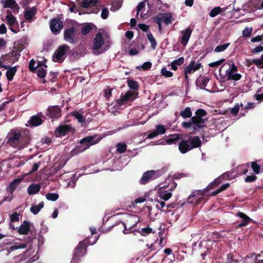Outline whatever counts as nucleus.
Returning <instances> with one entry per match:
<instances>
[{
	"instance_id": "obj_32",
	"label": "nucleus",
	"mask_w": 263,
	"mask_h": 263,
	"mask_svg": "<svg viewBox=\"0 0 263 263\" xmlns=\"http://www.w3.org/2000/svg\"><path fill=\"white\" fill-rule=\"evenodd\" d=\"M41 185L39 184H31L27 189V192L29 195H34L37 193L40 189Z\"/></svg>"
},
{
	"instance_id": "obj_22",
	"label": "nucleus",
	"mask_w": 263,
	"mask_h": 263,
	"mask_svg": "<svg viewBox=\"0 0 263 263\" xmlns=\"http://www.w3.org/2000/svg\"><path fill=\"white\" fill-rule=\"evenodd\" d=\"M71 129V127L69 125H62L60 126L55 131L56 137H60L65 136Z\"/></svg>"
},
{
	"instance_id": "obj_42",
	"label": "nucleus",
	"mask_w": 263,
	"mask_h": 263,
	"mask_svg": "<svg viewBox=\"0 0 263 263\" xmlns=\"http://www.w3.org/2000/svg\"><path fill=\"white\" fill-rule=\"evenodd\" d=\"M183 118H190L192 116V111L190 107H186L183 110L181 111L180 114Z\"/></svg>"
},
{
	"instance_id": "obj_21",
	"label": "nucleus",
	"mask_w": 263,
	"mask_h": 263,
	"mask_svg": "<svg viewBox=\"0 0 263 263\" xmlns=\"http://www.w3.org/2000/svg\"><path fill=\"white\" fill-rule=\"evenodd\" d=\"M104 43V40L101 33H98L96 35L93 42V50H97L101 48Z\"/></svg>"
},
{
	"instance_id": "obj_13",
	"label": "nucleus",
	"mask_w": 263,
	"mask_h": 263,
	"mask_svg": "<svg viewBox=\"0 0 263 263\" xmlns=\"http://www.w3.org/2000/svg\"><path fill=\"white\" fill-rule=\"evenodd\" d=\"M139 221V218L137 215H129L127 217V223H124V230L123 231L124 234H127V227L129 228L135 227Z\"/></svg>"
},
{
	"instance_id": "obj_40",
	"label": "nucleus",
	"mask_w": 263,
	"mask_h": 263,
	"mask_svg": "<svg viewBox=\"0 0 263 263\" xmlns=\"http://www.w3.org/2000/svg\"><path fill=\"white\" fill-rule=\"evenodd\" d=\"M16 67L15 66L11 67L6 72V76L7 79L10 81L13 79V78L16 73Z\"/></svg>"
},
{
	"instance_id": "obj_48",
	"label": "nucleus",
	"mask_w": 263,
	"mask_h": 263,
	"mask_svg": "<svg viewBox=\"0 0 263 263\" xmlns=\"http://www.w3.org/2000/svg\"><path fill=\"white\" fill-rule=\"evenodd\" d=\"M161 73L162 76L166 78H170L173 76V72L167 70L166 67H163L161 69Z\"/></svg>"
},
{
	"instance_id": "obj_12",
	"label": "nucleus",
	"mask_w": 263,
	"mask_h": 263,
	"mask_svg": "<svg viewBox=\"0 0 263 263\" xmlns=\"http://www.w3.org/2000/svg\"><path fill=\"white\" fill-rule=\"evenodd\" d=\"M63 27L62 21L58 18H53L50 24V28L51 31L54 34L59 33Z\"/></svg>"
},
{
	"instance_id": "obj_19",
	"label": "nucleus",
	"mask_w": 263,
	"mask_h": 263,
	"mask_svg": "<svg viewBox=\"0 0 263 263\" xmlns=\"http://www.w3.org/2000/svg\"><path fill=\"white\" fill-rule=\"evenodd\" d=\"M165 132L166 129L164 125L161 124L157 125L155 129L147 135V138L153 139L158 135H163Z\"/></svg>"
},
{
	"instance_id": "obj_11",
	"label": "nucleus",
	"mask_w": 263,
	"mask_h": 263,
	"mask_svg": "<svg viewBox=\"0 0 263 263\" xmlns=\"http://www.w3.org/2000/svg\"><path fill=\"white\" fill-rule=\"evenodd\" d=\"M157 24L164 23L168 25L172 22V15L170 13H161L157 15L155 20Z\"/></svg>"
},
{
	"instance_id": "obj_41",
	"label": "nucleus",
	"mask_w": 263,
	"mask_h": 263,
	"mask_svg": "<svg viewBox=\"0 0 263 263\" xmlns=\"http://www.w3.org/2000/svg\"><path fill=\"white\" fill-rule=\"evenodd\" d=\"M155 201L157 202L156 204V207L157 209L161 211H164V208L166 206V204L164 201L160 200L158 198H157L155 199Z\"/></svg>"
},
{
	"instance_id": "obj_2",
	"label": "nucleus",
	"mask_w": 263,
	"mask_h": 263,
	"mask_svg": "<svg viewBox=\"0 0 263 263\" xmlns=\"http://www.w3.org/2000/svg\"><path fill=\"white\" fill-rule=\"evenodd\" d=\"M228 68L223 76V78L227 80L238 81L241 78L240 74L238 73L237 67L233 64L224 63L219 69V74L222 77L221 69L223 67H227Z\"/></svg>"
},
{
	"instance_id": "obj_56",
	"label": "nucleus",
	"mask_w": 263,
	"mask_h": 263,
	"mask_svg": "<svg viewBox=\"0 0 263 263\" xmlns=\"http://www.w3.org/2000/svg\"><path fill=\"white\" fill-rule=\"evenodd\" d=\"M252 31V28H246L242 31V35L244 37H249L251 34Z\"/></svg>"
},
{
	"instance_id": "obj_20",
	"label": "nucleus",
	"mask_w": 263,
	"mask_h": 263,
	"mask_svg": "<svg viewBox=\"0 0 263 263\" xmlns=\"http://www.w3.org/2000/svg\"><path fill=\"white\" fill-rule=\"evenodd\" d=\"M157 172L155 171H148L143 173L140 182L142 184H145L148 181L155 179L157 177Z\"/></svg>"
},
{
	"instance_id": "obj_64",
	"label": "nucleus",
	"mask_w": 263,
	"mask_h": 263,
	"mask_svg": "<svg viewBox=\"0 0 263 263\" xmlns=\"http://www.w3.org/2000/svg\"><path fill=\"white\" fill-rule=\"evenodd\" d=\"M40 164H41L40 162H39L38 163H34L32 166V170H31L30 173H33V172L36 171L38 170Z\"/></svg>"
},
{
	"instance_id": "obj_35",
	"label": "nucleus",
	"mask_w": 263,
	"mask_h": 263,
	"mask_svg": "<svg viewBox=\"0 0 263 263\" xmlns=\"http://www.w3.org/2000/svg\"><path fill=\"white\" fill-rule=\"evenodd\" d=\"M228 177V174L226 173L223 174L221 176L215 179L211 183H210L207 187L210 190L213 188L215 186L218 185L221 181L222 178H227Z\"/></svg>"
},
{
	"instance_id": "obj_55",
	"label": "nucleus",
	"mask_w": 263,
	"mask_h": 263,
	"mask_svg": "<svg viewBox=\"0 0 263 263\" xmlns=\"http://www.w3.org/2000/svg\"><path fill=\"white\" fill-rule=\"evenodd\" d=\"M224 61V59H220L218 61L211 63L209 64L210 67H216L221 65Z\"/></svg>"
},
{
	"instance_id": "obj_62",
	"label": "nucleus",
	"mask_w": 263,
	"mask_h": 263,
	"mask_svg": "<svg viewBox=\"0 0 263 263\" xmlns=\"http://www.w3.org/2000/svg\"><path fill=\"white\" fill-rule=\"evenodd\" d=\"M152 66V63L149 62H146L142 64L141 66V68L143 70H147L149 69Z\"/></svg>"
},
{
	"instance_id": "obj_38",
	"label": "nucleus",
	"mask_w": 263,
	"mask_h": 263,
	"mask_svg": "<svg viewBox=\"0 0 263 263\" xmlns=\"http://www.w3.org/2000/svg\"><path fill=\"white\" fill-rule=\"evenodd\" d=\"M44 206V203L43 201L41 202L38 205H32L30 208V211L34 215L37 214L43 208Z\"/></svg>"
},
{
	"instance_id": "obj_4",
	"label": "nucleus",
	"mask_w": 263,
	"mask_h": 263,
	"mask_svg": "<svg viewBox=\"0 0 263 263\" xmlns=\"http://www.w3.org/2000/svg\"><path fill=\"white\" fill-rule=\"evenodd\" d=\"M90 244L88 243L87 240H84L79 243L73 255L72 261L73 262H77L81 261V257L86 253V248Z\"/></svg>"
},
{
	"instance_id": "obj_53",
	"label": "nucleus",
	"mask_w": 263,
	"mask_h": 263,
	"mask_svg": "<svg viewBox=\"0 0 263 263\" xmlns=\"http://www.w3.org/2000/svg\"><path fill=\"white\" fill-rule=\"evenodd\" d=\"M117 149L119 153H124L126 149V145L125 143H119L117 145Z\"/></svg>"
},
{
	"instance_id": "obj_8",
	"label": "nucleus",
	"mask_w": 263,
	"mask_h": 263,
	"mask_svg": "<svg viewBox=\"0 0 263 263\" xmlns=\"http://www.w3.org/2000/svg\"><path fill=\"white\" fill-rule=\"evenodd\" d=\"M201 67V63L192 60L190 64L184 68V72L185 80L188 79V76L194 73Z\"/></svg>"
},
{
	"instance_id": "obj_44",
	"label": "nucleus",
	"mask_w": 263,
	"mask_h": 263,
	"mask_svg": "<svg viewBox=\"0 0 263 263\" xmlns=\"http://www.w3.org/2000/svg\"><path fill=\"white\" fill-rule=\"evenodd\" d=\"M139 233H140L143 236H146L147 235L154 233L155 231L149 227H146L144 228H142L139 231Z\"/></svg>"
},
{
	"instance_id": "obj_10",
	"label": "nucleus",
	"mask_w": 263,
	"mask_h": 263,
	"mask_svg": "<svg viewBox=\"0 0 263 263\" xmlns=\"http://www.w3.org/2000/svg\"><path fill=\"white\" fill-rule=\"evenodd\" d=\"M64 40L68 43L74 44L77 42L76 29L71 27L66 29L64 31Z\"/></svg>"
},
{
	"instance_id": "obj_17",
	"label": "nucleus",
	"mask_w": 263,
	"mask_h": 263,
	"mask_svg": "<svg viewBox=\"0 0 263 263\" xmlns=\"http://www.w3.org/2000/svg\"><path fill=\"white\" fill-rule=\"evenodd\" d=\"M6 17L7 23L8 25L10 30L14 33H17L18 30L15 29L14 28L15 26H17L18 25V23L16 17L9 12H8Z\"/></svg>"
},
{
	"instance_id": "obj_26",
	"label": "nucleus",
	"mask_w": 263,
	"mask_h": 263,
	"mask_svg": "<svg viewBox=\"0 0 263 263\" xmlns=\"http://www.w3.org/2000/svg\"><path fill=\"white\" fill-rule=\"evenodd\" d=\"M46 68L47 66L45 64H42L40 62L37 63L36 69L34 72H35L40 78H43L46 74Z\"/></svg>"
},
{
	"instance_id": "obj_25",
	"label": "nucleus",
	"mask_w": 263,
	"mask_h": 263,
	"mask_svg": "<svg viewBox=\"0 0 263 263\" xmlns=\"http://www.w3.org/2000/svg\"><path fill=\"white\" fill-rule=\"evenodd\" d=\"M42 118H45V117L42 113L32 116L29 121L30 126H37L41 125L43 122Z\"/></svg>"
},
{
	"instance_id": "obj_27",
	"label": "nucleus",
	"mask_w": 263,
	"mask_h": 263,
	"mask_svg": "<svg viewBox=\"0 0 263 263\" xmlns=\"http://www.w3.org/2000/svg\"><path fill=\"white\" fill-rule=\"evenodd\" d=\"M246 260L247 262H253L254 263H263V256L260 254L256 255L254 253L248 255Z\"/></svg>"
},
{
	"instance_id": "obj_50",
	"label": "nucleus",
	"mask_w": 263,
	"mask_h": 263,
	"mask_svg": "<svg viewBox=\"0 0 263 263\" xmlns=\"http://www.w3.org/2000/svg\"><path fill=\"white\" fill-rule=\"evenodd\" d=\"M127 84L129 87L131 89H136L138 88V83L133 80H128L127 81Z\"/></svg>"
},
{
	"instance_id": "obj_49",
	"label": "nucleus",
	"mask_w": 263,
	"mask_h": 263,
	"mask_svg": "<svg viewBox=\"0 0 263 263\" xmlns=\"http://www.w3.org/2000/svg\"><path fill=\"white\" fill-rule=\"evenodd\" d=\"M221 10V8L219 7H215L210 11L209 15L211 17H214L220 13Z\"/></svg>"
},
{
	"instance_id": "obj_57",
	"label": "nucleus",
	"mask_w": 263,
	"mask_h": 263,
	"mask_svg": "<svg viewBox=\"0 0 263 263\" xmlns=\"http://www.w3.org/2000/svg\"><path fill=\"white\" fill-rule=\"evenodd\" d=\"M108 14H109V11H108V9L106 8H103L102 12H101V17L103 19H106L107 18V17L108 16Z\"/></svg>"
},
{
	"instance_id": "obj_31",
	"label": "nucleus",
	"mask_w": 263,
	"mask_h": 263,
	"mask_svg": "<svg viewBox=\"0 0 263 263\" xmlns=\"http://www.w3.org/2000/svg\"><path fill=\"white\" fill-rule=\"evenodd\" d=\"M179 149L180 152L182 154H185L191 150V146L187 141H182L179 145Z\"/></svg>"
},
{
	"instance_id": "obj_15",
	"label": "nucleus",
	"mask_w": 263,
	"mask_h": 263,
	"mask_svg": "<svg viewBox=\"0 0 263 263\" xmlns=\"http://www.w3.org/2000/svg\"><path fill=\"white\" fill-rule=\"evenodd\" d=\"M203 199V195L201 191H197L191 194L187 199V202L190 203L195 204H200Z\"/></svg>"
},
{
	"instance_id": "obj_29",
	"label": "nucleus",
	"mask_w": 263,
	"mask_h": 263,
	"mask_svg": "<svg viewBox=\"0 0 263 263\" xmlns=\"http://www.w3.org/2000/svg\"><path fill=\"white\" fill-rule=\"evenodd\" d=\"M236 216L239 217L242 220V222L238 224V227H242L247 226L251 221L252 220V219L241 212L237 213L236 214Z\"/></svg>"
},
{
	"instance_id": "obj_30",
	"label": "nucleus",
	"mask_w": 263,
	"mask_h": 263,
	"mask_svg": "<svg viewBox=\"0 0 263 263\" xmlns=\"http://www.w3.org/2000/svg\"><path fill=\"white\" fill-rule=\"evenodd\" d=\"M196 118L195 117H192L189 122H183L182 123V127L185 128L193 127L195 130H197L198 128L200 127H197V125L195 120Z\"/></svg>"
},
{
	"instance_id": "obj_7",
	"label": "nucleus",
	"mask_w": 263,
	"mask_h": 263,
	"mask_svg": "<svg viewBox=\"0 0 263 263\" xmlns=\"http://www.w3.org/2000/svg\"><path fill=\"white\" fill-rule=\"evenodd\" d=\"M22 6L25 9L24 11V17L26 21L29 22L33 21V17L36 14L37 9L35 7H28L26 1H23Z\"/></svg>"
},
{
	"instance_id": "obj_1",
	"label": "nucleus",
	"mask_w": 263,
	"mask_h": 263,
	"mask_svg": "<svg viewBox=\"0 0 263 263\" xmlns=\"http://www.w3.org/2000/svg\"><path fill=\"white\" fill-rule=\"evenodd\" d=\"M5 141L10 146L21 150L28 146L30 142V137L26 133L12 129L8 134Z\"/></svg>"
},
{
	"instance_id": "obj_5",
	"label": "nucleus",
	"mask_w": 263,
	"mask_h": 263,
	"mask_svg": "<svg viewBox=\"0 0 263 263\" xmlns=\"http://www.w3.org/2000/svg\"><path fill=\"white\" fill-rule=\"evenodd\" d=\"M137 95L138 94L135 92L127 91L125 95L121 97L120 99L117 101L118 106L120 108H123L124 106L129 104L134 101L136 98Z\"/></svg>"
},
{
	"instance_id": "obj_9",
	"label": "nucleus",
	"mask_w": 263,
	"mask_h": 263,
	"mask_svg": "<svg viewBox=\"0 0 263 263\" xmlns=\"http://www.w3.org/2000/svg\"><path fill=\"white\" fill-rule=\"evenodd\" d=\"M22 180V178H16L9 184L7 190L10 194L8 196H6L4 198L3 201L10 202L12 200L13 198V193Z\"/></svg>"
},
{
	"instance_id": "obj_28",
	"label": "nucleus",
	"mask_w": 263,
	"mask_h": 263,
	"mask_svg": "<svg viewBox=\"0 0 263 263\" xmlns=\"http://www.w3.org/2000/svg\"><path fill=\"white\" fill-rule=\"evenodd\" d=\"M31 223L28 221L25 220L23 223L18 228V232L20 234L25 235L30 230Z\"/></svg>"
},
{
	"instance_id": "obj_63",
	"label": "nucleus",
	"mask_w": 263,
	"mask_h": 263,
	"mask_svg": "<svg viewBox=\"0 0 263 263\" xmlns=\"http://www.w3.org/2000/svg\"><path fill=\"white\" fill-rule=\"evenodd\" d=\"M256 177L254 175L248 176L245 178L246 182H253L256 179Z\"/></svg>"
},
{
	"instance_id": "obj_6",
	"label": "nucleus",
	"mask_w": 263,
	"mask_h": 263,
	"mask_svg": "<svg viewBox=\"0 0 263 263\" xmlns=\"http://www.w3.org/2000/svg\"><path fill=\"white\" fill-rule=\"evenodd\" d=\"M70 50L69 47L68 45H64L58 48L55 51L53 59L54 62L61 63L66 57V54Z\"/></svg>"
},
{
	"instance_id": "obj_54",
	"label": "nucleus",
	"mask_w": 263,
	"mask_h": 263,
	"mask_svg": "<svg viewBox=\"0 0 263 263\" xmlns=\"http://www.w3.org/2000/svg\"><path fill=\"white\" fill-rule=\"evenodd\" d=\"M243 105L242 103H237L235 106L232 108L231 112L234 115H236L239 110L240 107H242Z\"/></svg>"
},
{
	"instance_id": "obj_37",
	"label": "nucleus",
	"mask_w": 263,
	"mask_h": 263,
	"mask_svg": "<svg viewBox=\"0 0 263 263\" xmlns=\"http://www.w3.org/2000/svg\"><path fill=\"white\" fill-rule=\"evenodd\" d=\"M201 144V140L199 137L195 136L193 138L190 139V145L191 148L200 147Z\"/></svg>"
},
{
	"instance_id": "obj_18",
	"label": "nucleus",
	"mask_w": 263,
	"mask_h": 263,
	"mask_svg": "<svg viewBox=\"0 0 263 263\" xmlns=\"http://www.w3.org/2000/svg\"><path fill=\"white\" fill-rule=\"evenodd\" d=\"M1 3L4 8H10L14 13L19 11L20 7L14 0H1Z\"/></svg>"
},
{
	"instance_id": "obj_43",
	"label": "nucleus",
	"mask_w": 263,
	"mask_h": 263,
	"mask_svg": "<svg viewBox=\"0 0 263 263\" xmlns=\"http://www.w3.org/2000/svg\"><path fill=\"white\" fill-rule=\"evenodd\" d=\"M72 115L80 123H84L85 121V117L79 112H74Z\"/></svg>"
},
{
	"instance_id": "obj_36",
	"label": "nucleus",
	"mask_w": 263,
	"mask_h": 263,
	"mask_svg": "<svg viewBox=\"0 0 263 263\" xmlns=\"http://www.w3.org/2000/svg\"><path fill=\"white\" fill-rule=\"evenodd\" d=\"M11 62L14 63L18 60L20 57V52L17 50H13L7 55Z\"/></svg>"
},
{
	"instance_id": "obj_46",
	"label": "nucleus",
	"mask_w": 263,
	"mask_h": 263,
	"mask_svg": "<svg viewBox=\"0 0 263 263\" xmlns=\"http://www.w3.org/2000/svg\"><path fill=\"white\" fill-rule=\"evenodd\" d=\"M147 37L148 40H149V42L151 44L152 47L155 49L156 48V47L157 46L156 42L153 37V34L151 33H148L147 34Z\"/></svg>"
},
{
	"instance_id": "obj_52",
	"label": "nucleus",
	"mask_w": 263,
	"mask_h": 263,
	"mask_svg": "<svg viewBox=\"0 0 263 263\" xmlns=\"http://www.w3.org/2000/svg\"><path fill=\"white\" fill-rule=\"evenodd\" d=\"M20 214L16 212H14L12 214L10 215V218L11 222H15L19 220Z\"/></svg>"
},
{
	"instance_id": "obj_16",
	"label": "nucleus",
	"mask_w": 263,
	"mask_h": 263,
	"mask_svg": "<svg viewBox=\"0 0 263 263\" xmlns=\"http://www.w3.org/2000/svg\"><path fill=\"white\" fill-rule=\"evenodd\" d=\"M173 189L172 187L166 190L164 187H161L157 192L158 197L164 201L168 200L172 196V192Z\"/></svg>"
},
{
	"instance_id": "obj_39",
	"label": "nucleus",
	"mask_w": 263,
	"mask_h": 263,
	"mask_svg": "<svg viewBox=\"0 0 263 263\" xmlns=\"http://www.w3.org/2000/svg\"><path fill=\"white\" fill-rule=\"evenodd\" d=\"M97 2L98 0H83L80 4L82 7L87 8L94 6Z\"/></svg>"
},
{
	"instance_id": "obj_14",
	"label": "nucleus",
	"mask_w": 263,
	"mask_h": 263,
	"mask_svg": "<svg viewBox=\"0 0 263 263\" xmlns=\"http://www.w3.org/2000/svg\"><path fill=\"white\" fill-rule=\"evenodd\" d=\"M195 114L196 116L193 117L196 118L195 122L197 125H198L197 127L200 128L203 127L204 126L205 123V120L203 118V117L206 115V112L202 109H199L196 111Z\"/></svg>"
},
{
	"instance_id": "obj_59",
	"label": "nucleus",
	"mask_w": 263,
	"mask_h": 263,
	"mask_svg": "<svg viewBox=\"0 0 263 263\" xmlns=\"http://www.w3.org/2000/svg\"><path fill=\"white\" fill-rule=\"evenodd\" d=\"M177 66L181 65L184 62V59L183 57H180L176 60L173 61Z\"/></svg>"
},
{
	"instance_id": "obj_33",
	"label": "nucleus",
	"mask_w": 263,
	"mask_h": 263,
	"mask_svg": "<svg viewBox=\"0 0 263 263\" xmlns=\"http://www.w3.org/2000/svg\"><path fill=\"white\" fill-rule=\"evenodd\" d=\"M145 7V3L141 2L139 4V5L137 7V15L136 17L137 19L141 18L143 17V16L145 14L143 9Z\"/></svg>"
},
{
	"instance_id": "obj_24",
	"label": "nucleus",
	"mask_w": 263,
	"mask_h": 263,
	"mask_svg": "<svg viewBox=\"0 0 263 263\" xmlns=\"http://www.w3.org/2000/svg\"><path fill=\"white\" fill-rule=\"evenodd\" d=\"M192 32V30L190 28H187L181 31L182 35L181 37L180 42L183 46H185L187 45Z\"/></svg>"
},
{
	"instance_id": "obj_45",
	"label": "nucleus",
	"mask_w": 263,
	"mask_h": 263,
	"mask_svg": "<svg viewBox=\"0 0 263 263\" xmlns=\"http://www.w3.org/2000/svg\"><path fill=\"white\" fill-rule=\"evenodd\" d=\"M59 197L58 194L54 193H49L46 194V198L47 200L54 201Z\"/></svg>"
},
{
	"instance_id": "obj_47",
	"label": "nucleus",
	"mask_w": 263,
	"mask_h": 263,
	"mask_svg": "<svg viewBox=\"0 0 263 263\" xmlns=\"http://www.w3.org/2000/svg\"><path fill=\"white\" fill-rule=\"evenodd\" d=\"M230 45V43H227L223 45L217 46L214 49L216 52H220L224 51Z\"/></svg>"
},
{
	"instance_id": "obj_3",
	"label": "nucleus",
	"mask_w": 263,
	"mask_h": 263,
	"mask_svg": "<svg viewBox=\"0 0 263 263\" xmlns=\"http://www.w3.org/2000/svg\"><path fill=\"white\" fill-rule=\"evenodd\" d=\"M103 137L100 135H95L93 136H87L80 141V144L82 146V151H84L88 148L90 146L98 143Z\"/></svg>"
},
{
	"instance_id": "obj_51",
	"label": "nucleus",
	"mask_w": 263,
	"mask_h": 263,
	"mask_svg": "<svg viewBox=\"0 0 263 263\" xmlns=\"http://www.w3.org/2000/svg\"><path fill=\"white\" fill-rule=\"evenodd\" d=\"M251 166L255 173L257 174L260 172V166L256 162H252Z\"/></svg>"
},
{
	"instance_id": "obj_60",
	"label": "nucleus",
	"mask_w": 263,
	"mask_h": 263,
	"mask_svg": "<svg viewBox=\"0 0 263 263\" xmlns=\"http://www.w3.org/2000/svg\"><path fill=\"white\" fill-rule=\"evenodd\" d=\"M35 62L33 59L31 60L29 62V69L32 72H34L35 71V69H36V66H35Z\"/></svg>"
},
{
	"instance_id": "obj_23",
	"label": "nucleus",
	"mask_w": 263,
	"mask_h": 263,
	"mask_svg": "<svg viewBox=\"0 0 263 263\" xmlns=\"http://www.w3.org/2000/svg\"><path fill=\"white\" fill-rule=\"evenodd\" d=\"M47 115L51 118H58L61 116V110L58 106L48 108Z\"/></svg>"
},
{
	"instance_id": "obj_34",
	"label": "nucleus",
	"mask_w": 263,
	"mask_h": 263,
	"mask_svg": "<svg viewBox=\"0 0 263 263\" xmlns=\"http://www.w3.org/2000/svg\"><path fill=\"white\" fill-rule=\"evenodd\" d=\"M27 247L26 243H22L18 241L15 242L10 248L8 249V253H10L14 250L18 249H24Z\"/></svg>"
},
{
	"instance_id": "obj_58",
	"label": "nucleus",
	"mask_w": 263,
	"mask_h": 263,
	"mask_svg": "<svg viewBox=\"0 0 263 263\" xmlns=\"http://www.w3.org/2000/svg\"><path fill=\"white\" fill-rule=\"evenodd\" d=\"M91 29V28L89 25L85 26L82 28V33L84 35L87 34L90 32Z\"/></svg>"
},
{
	"instance_id": "obj_61",
	"label": "nucleus",
	"mask_w": 263,
	"mask_h": 263,
	"mask_svg": "<svg viewBox=\"0 0 263 263\" xmlns=\"http://www.w3.org/2000/svg\"><path fill=\"white\" fill-rule=\"evenodd\" d=\"M111 94V90L109 88H107L104 90V96L106 99H109Z\"/></svg>"
}]
</instances>
